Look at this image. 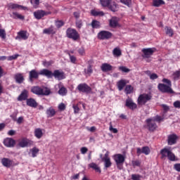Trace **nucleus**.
<instances>
[{"mask_svg":"<svg viewBox=\"0 0 180 180\" xmlns=\"http://www.w3.org/2000/svg\"><path fill=\"white\" fill-rule=\"evenodd\" d=\"M110 27H117L119 26V18L117 17H112L109 22Z\"/></svg>","mask_w":180,"mask_h":180,"instance_id":"26","label":"nucleus"},{"mask_svg":"<svg viewBox=\"0 0 180 180\" xmlns=\"http://www.w3.org/2000/svg\"><path fill=\"white\" fill-rule=\"evenodd\" d=\"M44 34H56V30H54V27L51 25L49 28H46L43 30Z\"/></svg>","mask_w":180,"mask_h":180,"instance_id":"31","label":"nucleus"},{"mask_svg":"<svg viewBox=\"0 0 180 180\" xmlns=\"http://www.w3.org/2000/svg\"><path fill=\"white\" fill-rule=\"evenodd\" d=\"M18 56H19L18 54H15V55L8 56V61H12V60H16V58H18Z\"/></svg>","mask_w":180,"mask_h":180,"instance_id":"56","label":"nucleus"},{"mask_svg":"<svg viewBox=\"0 0 180 180\" xmlns=\"http://www.w3.org/2000/svg\"><path fill=\"white\" fill-rule=\"evenodd\" d=\"M113 66L108 63H103L101 65V71L103 72H108V71H112Z\"/></svg>","mask_w":180,"mask_h":180,"instance_id":"28","label":"nucleus"},{"mask_svg":"<svg viewBox=\"0 0 180 180\" xmlns=\"http://www.w3.org/2000/svg\"><path fill=\"white\" fill-rule=\"evenodd\" d=\"M179 137L176 134H172L167 136V144L168 146H174L176 141H178Z\"/></svg>","mask_w":180,"mask_h":180,"instance_id":"18","label":"nucleus"},{"mask_svg":"<svg viewBox=\"0 0 180 180\" xmlns=\"http://www.w3.org/2000/svg\"><path fill=\"white\" fill-rule=\"evenodd\" d=\"M162 108H163V114L165 115L168 110H169V107L165 104L162 105Z\"/></svg>","mask_w":180,"mask_h":180,"instance_id":"54","label":"nucleus"},{"mask_svg":"<svg viewBox=\"0 0 180 180\" xmlns=\"http://www.w3.org/2000/svg\"><path fill=\"white\" fill-rule=\"evenodd\" d=\"M113 34L109 31H101L98 33V39L99 40H109V39H112Z\"/></svg>","mask_w":180,"mask_h":180,"instance_id":"13","label":"nucleus"},{"mask_svg":"<svg viewBox=\"0 0 180 180\" xmlns=\"http://www.w3.org/2000/svg\"><path fill=\"white\" fill-rule=\"evenodd\" d=\"M56 110H54V108H53L52 107H50L46 111L47 117H54V116H56Z\"/></svg>","mask_w":180,"mask_h":180,"instance_id":"29","label":"nucleus"},{"mask_svg":"<svg viewBox=\"0 0 180 180\" xmlns=\"http://www.w3.org/2000/svg\"><path fill=\"white\" fill-rule=\"evenodd\" d=\"M142 53L143 58H150L155 53V48H144L142 49Z\"/></svg>","mask_w":180,"mask_h":180,"instance_id":"15","label":"nucleus"},{"mask_svg":"<svg viewBox=\"0 0 180 180\" xmlns=\"http://www.w3.org/2000/svg\"><path fill=\"white\" fill-rule=\"evenodd\" d=\"M88 167L89 168H92V169H94L96 172H99V174L102 172V171L101 170V167H99V166L95 162H91L89 164Z\"/></svg>","mask_w":180,"mask_h":180,"instance_id":"32","label":"nucleus"},{"mask_svg":"<svg viewBox=\"0 0 180 180\" xmlns=\"http://www.w3.org/2000/svg\"><path fill=\"white\" fill-rule=\"evenodd\" d=\"M15 134H16V131H15L13 129H11L8 131V136H15Z\"/></svg>","mask_w":180,"mask_h":180,"instance_id":"64","label":"nucleus"},{"mask_svg":"<svg viewBox=\"0 0 180 180\" xmlns=\"http://www.w3.org/2000/svg\"><path fill=\"white\" fill-rule=\"evenodd\" d=\"M119 70L122 71V72H130V69L124 67V66H121L119 68Z\"/></svg>","mask_w":180,"mask_h":180,"instance_id":"52","label":"nucleus"},{"mask_svg":"<svg viewBox=\"0 0 180 180\" xmlns=\"http://www.w3.org/2000/svg\"><path fill=\"white\" fill-rule=\"evenodd\" d=\"M72 108L75 113H79V107H78V105H73Z\"/></svg>","mask_w":180,"mask_h":180,"instance_id":"61","label":"nucleus"},{"mask_svg":"<svg viewBox=\"0 0 180 180\" xmlns=\"http://www.w3.org/2000/svg\"><path fill=\"white\" fill-rule=\"evenodd\" d=\"M173 106L176 108V109H180V101H176L173 103Z\"/></svg>","mask_w":180,"mask_h":180,"instance_id":"60","label":"nucleus"},{"mask_svg":"<svg viewBox=\"0 0 180 180\" xmlns=\"http://www.w3.org/2000/svg\"><path fill=\"white\" fill-rule=\"evenodd\" d=\"M121 4H123V5H126V6H128V8H130L131 6V0H120Z\"/></svg>","mask_w":180,"mask_h":180,"instance_id":"45","label":"nucleus"},{"mask_svg":"<svg viewBox=\"0 0 180 180\" xmlns=\"http://www.w3.org/2000/svg\"><path fill=\"white\" fill-rule=\"evenodd\" d=\"M151 99H153V96H151V94H148L146 93L142 94L139 95V96L138 97V100H137L138 105H139L140 106H143L146 105L147 102H150Z\"/></svg>","mask_w":180,"mask_h":180,"instance_id":"6","label":"nucleus"},{"mask_svg":"<svg viewBox=\"0 0 180 180\" xmlns=\"http://www.w3.org/2000/svg\"><path fill=\"white\" fill-rule=\"evenodd\" d=\"M162 82L165 84L160 83L158 85V89L160 92H162V94H175V91H174V90L172 88V82H171V80L164 78L162 79Z\"/></svg>","mask_w":180,"mask_h":180,"instance_id":"2","label":"nucleus"},{"mask_svg":"<svg viewBox=\"0 0 180 180\" xmlns=\"http://www.w3.org/2000/svg\"><path fill=\"white\" fill-rule=\"evenodd\" d=\"M18 147H20L21 148H25V147H29V146H32V144H33V142L26 137L20 138L18 140Z\"/></svg>","mask_w":180,"mask_h":180,"instance_id":"11","label":"nucleus"},{"mask_svg":"<svg viewBox=\"0 0 180 180\" xmlns=\"http://www.w3.org/2000/svg\"><path fill=\"white\" fill-rule=\"evenodd\" d=\"M32 5H33L34 8L36 6H39L40 5V0H30Z\"/></svg>","mask_w":180,"mask_h":180,"instance_id":"51","label":"nucleus"},{"mask_svg":"<svg viewBox=\"0 0 180 180\" xmlns=\"http://www.w3.org/2000/svg\"><path fill=\"white\" fill-rule=\"evenodd\" d=\"M133 86H131V85H127L125 87V94H127V95H129V94H131V92H133Z\"/></svg>","mask_w":180,"mask_h":180,"instance_id":"43","label":"nucleus"},{"mask_svg":"<svg viewBox=\"0 0 180 180\" xmlns=\"http://www.w3.org/2000/svg\"><path fill=\"white\" fill-rule=\"evenodd\" d=\"M161 5H165V1L163 0H153V6L158 8Z\"/></svg>","mask_w":180,"mask_h":180,"instance_id":"38","label":"nucleus"},{"mask_svg":"<svg viewBox=\"0 0 180 180\" xmlns=\"http://www.w3.org/2000/svg\"><path fill=\"white\" fill-rule=\"evenodd\" d=\"M39 151H40V150L39 148H37V147H34L30 150V153H32V157L33 158L37 157V154H39Z\"/></svg>","mask_w":180,"mask_h":180,"instance_id":"37","label":"nucleus"},{"mask_svg":"<svg viewBox=\"0 0 180 180\" xmlns=\"http://www.w3.org/2000/svg\"><path fill=\"white\" fill-rule=\"evenodd\" d=\"M146 123L147 124L148 130H149V131H155V129L158 128L157 123H155V122L153 120V118H148L147 120H146Z\"/></svg>","mask_w":180,"mask_h":180,"instance_id":"14","label":"nucleus"},{"mask_svg":"<svg viewBox=\"0 0 180 180\" xmlns=\"http://www.w3.org/2000/svg\"><path fill=\"white\" fill-rule=\"evenodd\" d=\"M31 92L39 96H49L51 94V90L47 87L41 88L39 86H34L31 88Z\"/></svg>","mask_w":180,"mask_h":180,"instance_id":"4","label":"nucleus"},{"mask_svg":"<svg viewBox=\"0 0 180 180\" xmlns=\"http://www.w3.org/2000/svg\"><path fill=\"white\" fill-rule=\"evenodd\" d=\"M161 160H165L167 158L169 161H176V156L175 154L172 153L171 150V147H165L164 148L160 150Z\"/></svg>","mask_w":180,"mask_h":180,"instance_id":"3","label":"nucleus"},{"mask_svg":"<svg viewBox=\"0 0 180 180\" xmlns=\"http://www.w3.org/2000/svg\"><path fill=\"white\" fill-rule=\"evenodd\" d=\"M77 89L79 91V92H82L83 94H91L92 92V88L89 86L86 83H81L79 84Z\"/></svg>","mask_w":180,"mask_h":180,"instance_id":"10","label":"nucleus"},{"mask_svg":"<svg viewBox=\"0 0 180 180\" xmlns=\"http://www.w3.org/2000/svg\"><path fill=\"white\" fill-rule=\"evenodd\" d=\"M150 153V150L148 146H143L142 149L140 148H136V154H138V155H140L141 154H145V155H148Z\"/></svg>","mask_w":180,"mask_h":180,"instance_id":"23","label":"nucleus"},{"mask_svg":"<svg viewBox=\"0 0 180 180\" xmlns=\"http://www.w3.org/2000/svg\"><path fill=\"white\" fill-rule=\"evenodd\" d=\"M39 74L41 75H45V77L48 78H53V77H54L55 79H58V81L65 79V73L60 70H55L53 72L51 70L43 69L40 71Z\"/></svg>","mask_w":180,"mask_h":180,"instance_id":"1","label":"nucleus"},{"mask_svg":"<svg viewBox=\"0 0 180 180\" xmlns=\"http://www.w3.org/2000/svg\"><path fill=\"white\" fill-rule=\"evenodd\" d=\"M66 36L68 39H72L75 41H77L79 39V34L77 30L69 27L66 30Z\"/></svg>","mask_w":180,"mask_h":180,"instance_id":"7","label":"nucleus"},{"mask_svg":"<svg viewBox=\"0 0 180 180\" xmlns=\"http://www.w3.org/2000/svg\"><path fill=\"white\" fill-rule=\"evenodd\" d=\"M179 77H180V71L179 70H177L173 73L174 79H175L176 81H178V79H179Z\"/></svg>","mask_w":180,"mask_h":180,"instance_id":"47","label":"nucleus"},{"mask_svg":"<svg viewBox=\"0 0 180 180\" xmlns=\"http://www.w3.org/2000/svg\"><path fill=\"white\" fill-rule=\"evenodd\" d=\"M0 37L1 39H6V32L4 29H0Z\"/></svg>","mask_w":180,"mask_h":180,"instance_id":"50","label":"nucleus"},{"mask_svg":"<svg viewBox=\"0 0 180 180\" xmlns=\"http://www.w3.org/2000/svg\"><path fill=\"white\" fill-rule=\"evenodd\" d=\"M34 17L37 20H40L41 19H43L44 16H49V15H51V11H46L44 10H37L33 13Z\"/></svg>","mask_w":180,"mask_h":180,"instance_id":"9","label":"nucleus"},{"mask_svg":"<svg viewBox=\"0 0 180 180\" xmlns=\"http://www.w3.org/2000/svg\"><path fill=\"white\" fill-rule=\"evenodd\" d=\"M102 160L104 161L105 168H110V167H112V162H110V158H109V154L108 153L105 154Z\"/></svg>","mask_w":180,"mask_h":180,"instance_id":"25","label":"nucleus"},{"mask_svg":"<svg viewBox=\"0 0 180 180\" xmlns=\"http://www.w3.org/2000/svg\"><path fill=\"white\" fill-rule=\"evenodd\" d=\"M68 56L70 57V62L72 63V64H77V57L71 55V53H68Z\"/></svg>","mask_w":180,"mask_h":180,"instance_id":"48","label":"nucleus"},{"mask_svg":"<svg viewBox=\"0 0 180 180\" xmlns=\"http://www.w3.org/2000/svg\"><path fill=\"white\" fill-rule=\"evenodd\" d=\"M92 72H94V70H92V65H89L86 71V74L91 75V74H92Z\"/></svg>","mask_w":180,"mask_h":180,"instance_id":"53","label":"nucleus"},{"mask_svg":"<svg viewBox=\"0 0 180 180\" xmlns=\"http://www.w3.org/2000/svg\"><path fill=\"white\" fill-rule=\"evenodd\" d=\"M158 78V75L153 73L150 75V79H157Z\"/></svg>","mask_w":180,"mask_h":180,"instance_id":"63","label":"nucleus"},{"mask_svg":"<svg viewBox=\"0 0 180 180\" xmlns=\"http://www.w3.org/2000/svg\"><path fill=\"white\" fill-rule=\"evenodd\" d=\"M55 25L58 29H60V27H63L65 25V22L63 20H57L55 22Z\"/></svg>","mask_w":180,"mask_h":180,"instance_id":"44","label":"nucleus"},{"mask_svg":"<svg viewBox=\"0 0 180 180\" xmlns=\"http://www.w3.org/2000/svg\"><path fill=\"white\" fill-rule=\"evenodd\" d=\"M91 15L93 16H103V15H105V13H103V11H96L95 10H92Z\"/></svg>","mask_w":180,"mask_h":180,"instance_id":"42","label":"nucleus"},{"mask_svg":"<svg viewBox=\"0 0 180 180\" xmlns=\"http://www.w3.org/2000/svg\"><path fill=\"white\" fill-rule=\"evenodd\" d=\"M114 160L115 161L117 169H123V164H124V161L126 160L124 155L122 154H116L114 155Z\"/></svg>","mask_w":180,"mask_h":180,"instance_id":"8","label":"nucleus"},{"mask_svg":"<svg viewBox=\"0 0 180 180\" xmlns=\"http://www.w3.org/2000/svg\"><path fill=\"white\" fill-rule=\"evenodd\" d=\"M58 109H59V110H65V104L61 103L58 105Z\"/></svg>","mask_w":180,"mask_h":180,"instance_id":"62","label":"nucleus"},{"mask_svg":"<svg viewBox=\"0 0 180 180\" xmlns=\"http://www.w3.org/2000/svg\"><path fill=\"white\" fill-rule=\"evenodd\" d=\"M1 164L6 168H11V167H16L19 164V162H15V161L8 158H4L1 159Z\"/></svg>","mask_w":180,"mask_h":180,"instance_id":"12","label":"nucleus"},{"mask_svg":"<svg viewBox=\"0 0 180 180\" xmlns=\"http://www.w3.org/2000/svg\"><path fill=\"white\" fill-rule=\"evenodd\" d=\"M39 75H41L39 73L37 72V71H36V70H32L31 71H30L29 72V81L30 82H33L34 79H37L39 78Z\"/></svg>","mask_w":180,"mask_h":180,"instance_id":"22","label":"nucleus"},{"mask_svg":"<svg viewBox=\"0 0 180 180\" xmlns=\"http://www.w3.org/2000/svg\"><path fill=\"white\" fill-rule=\"evenodd\" d=\"M131 164L134 168H135V167H140V165H141V162H140V160H132Z\"/></svg>","mask_w":180,"mask_h":180,"instance_id":"49","label":"nucleus"},{"mask_svg":"<svg viewBox=\"0 0 180 180\" xmlns=\"http://www.w3.org/2000/svg\"><path fill=\"white\" fill-rule=\"evenodd\" d=\"M80 153L81 154H86V153H88V148L86 147H82L80 148Z\"/></svg>","mask_w":180,"mask_h":180,"instance_id":"57","label":"nucleus"},{"mask_svg":"<svg viewBox=\"0 0 180 180\" xmlns=\"http://www.w3.org/2000/svg\"><path fill=\"white\" fill-rule=\"evenodd\" d=\"M126 84H127V82L125 79H120V81H118L117 83L118 90L123 91V88L126 86Z\"/></svg>","mask_w":180,"mask_h":180,"instance_id":"30","label":"nucleus"},{"mask_svg":"<svg viewBox=\"0 0 180 180\" xmlns=\"http://www.w3.org/2000/svg\"><path fill=\"white\" fill-rule=\"evenodd\" d=\"M3 144L5 146V147L11 148L12 147H15L16 145V141L12 138H6L3 141Z\"/></svg>","mask_w":180,"mask_h":180,"instance_id":"17","label":"nucleus"},{"mask_svg":"<svg viewBox=\"0 0 180 180\" xmlns=\"http://www.w3.org/2000/svg\"><path fill=\"white\" fill-rule=\"evenodd\" d=\"M103 8H108L112 12H117V4L113 0H99Z\"/></svg>","mask_w":180,"mask_h":180,"instance_id":"5","label":"nucleus"},{"mask_svg":"<svg viewBox=\"0 0 180 180\" xmlns=\"http://www.w3.org/2000/svg\"><path fill=\"white\" fill-rule=\"evenodd\" d=\"M165 30L166 31V34H167L169 37H172V36H174V30H172V28H171L170 27L166 26L165 27Z\"/></svg>","mask_w":180,"mask_h":180,"instance_id":"36","label":"nucleus"},{"mask_svg":"<svg viewBox=\"0 0 180 180\" xmlns=\"http://www.w3.org/2000/svg\"><path fill=\"white\" fill-rule=\"evenodd\" d=\"M112 54L115 57H120L122 56V51H120V48H115L112 51Z\"/></svg>","mask_w":180,"mask_h":180,"instance_id":"39","label":"nucleus"},{"mask_svg":"<svg viewBox=\"0 0 180 180\" xmlns=\"http://www.w3.org/2000/svg\"><path fill=\"white\" fill-rule=\"evenodd\" d=\"M91 25L92 29H99L101 27V22L96 20H93Z\"/></svg>","mask_w":180,"mask_h":180,"instance_id":"35","label":"nucleus"},{"mask_svg":"<svg viewBox=\"0 0 180 180\" xmlns=\"http://www.w3.org/2000/svg\"><path fill=\"white\" fill-rule=\"evenodd\" d=\"M77 51L80 56H85V49L84 47L79 48Z\"/></svg>","mask_w":180,"mask_h":180,"instance_id":"55","label":"nucleus"},{"mask_svg":"<svg viewBox=\"0 0 180 180\" xmlns=\"http://www.w3.org/2000/svg\"><path fill=\"white\" fill-rule=\"evenodd\" d=\"M34 136L37 139H41L43 137V131L40 128L35 129Z\"/></svg>","mask_w":180,"mask_h":180,"instance_id":"33","label":"nucleus"},{"mask_svg":"<svg viewBox=\"0 0 180 180\" xmlns=\"http://www.w3.org/2000/svg\"><path fill=\"white\" fill-rule=\"evenodd\" d=\"M30 34L27 30H20L17 33L15 39L16 40H27Z\"/></svg>","mask_w":180,"mask_h":180,"instance_id":"16","label":"nucleus"},{"mask_svg":"<svg viewBox=\"0 0 180 180\" xmlns=\"http://www.w3.org/2000/svg\"><path fill=\"white\" fill-rule=\"evenodd\" d=\"M75 25L77 29H81L83 26L82 20H76Z\"/></svg>","mask_w":180,"mask_h":180,"instance_id":"46","label":"nucleus"},{"mask_svg":"<svg viewBox=\"0 0 180 180\" xmlns=\"http://www.w3.org/2000/svg\"><path fill=\"white\" fill-rule=\"evenodd\" d=\"M12 18L13 19H20V20H25V17L24 15L19 14L18 12H13L12 13Z\"/></svg>","mask_w":180,"mask_h":180,"instance_id":"34","label":"nucleus"},{"mask_svg":"<svg viewBox=\"0 0 180 180\" xmlns=\"http://www.w3.org/2000/svg\"><path fill=\"white\" fill-rule=\"evenodd\" d=\"M153 121L157 122L158 123H160L161 122H164V117L156 115L155 117H151Z\"/></svg>","mask_w":180,"mask_h":180,"instance_id":"41","label":"nucleus"},{"mask_svg":"<svg viewBox=\"0 0 180 180\" xmlns=\"http://www.w3.org/2000/svg\"><path fill=\"white\" fill-rule=\"evenodd\" d=\"M174 169L177 171V172H180V163H176L174 165Z\"/></svg>","mask_w":180,"mask_h":180,"instance_id":"58","label":"nucleus"},{"mask_svg":"<svg viewBox=\"0 0 180 180\" xmlns=\"http://www.w3.org/2000/svg\"><path fill=\"white\" fill-rule=\"evenodd\" d=\"M109 129H110V131H112V133H115V134L117 133V129L113 128V126H112V123L111 122L110 124Z\"/></svg>","mask_w":180,"mask_h":180,"instance_id":"59","label":"nucleus"},{"mask_svg":"<svg viewBox=\"0 0 180 180\" xmlns=\"http://www.w3.org/2000/svg\"><path fill=\"white\" fill-rule=\"evenodd\" d=\"M68 91L67 89L64 86H62L60 89L58 90V94L59 95H61L62 96H65L67 95Z\"/></svg>","mask_w":180,"mask_h":180,"instance_id":"40","label":"nucleus"},{"mask_svg":"<svg viewBox=\"0 0 180 180\" xmlns=\"http://www.w3.org/2000/svg\"><path fill=\"white\" fill-rule=\"evenodd\" d=\"M26 103H27V105L30 106V108H37V105H38L36 100H34V98H33L27 99Z\"/></svg>","mask_w":180,"mask_h":180,"instance_id":"27","label":"nucleus"},{"mask_svg":"<svg viewBox=\"0 0 180 180\" xmlns=\"http://www.w3.org/2000/svg\"><path fill=\"white\" fill-rule=\"evenodd\" d=\"M125 106L130 109L131 110H134L137 109V104L133 102V100L130 98H127L125 101Z\"/></svg>","mask_w":180,"mask_h":180,"instance_id":"20","label":"nucleus"},{"mask_svg":"<svg viewBox=\"0 0 180 180\" xmlns=\"http://www.w3.org/2000/svg\"><path fill=\"white\" fill-rule=\"evenodd\" d=\"M29 98V91L27 89H23L20 94L18 96L17 100L19 102H22V101H27Z\"/></svg>","mask_w":180,"mask_h":180,"instance_id":"19","label":"nucleus"},{"mask_svg":"<svg viewBox=\"0 0 180 180\" xmlns=\"http://www.w3.org/2000/svg\"><path fill=\"white\" fill-rule=\"evenodd\" d=\"M14 79L16 84H23L25 82V77L23 76V73H16L14 75Z\"/></svg>","mask_w":180,"mask_h":180,"instance_id":"24","label":"nucleus"},{"mask_svg":"<svg viewBox=\"0 0 180 180\" xmlns=\"http://www.w3.org/2000/svg\"><path fill=\"white\" fill-rule=\"evenodd\" d=\"M7 6L8 9H20L21 11H27V7L18 4L10 3Z\"/></svg>","mask_w":180,"mask_h":180,"instance_id":"21","label":"nucleus"}]
</instances>
